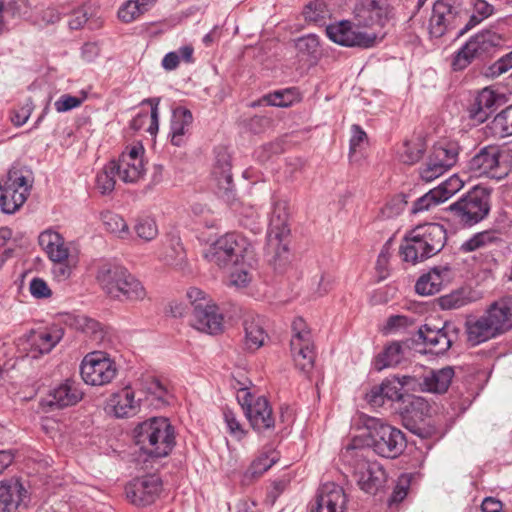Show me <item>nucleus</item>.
Masks as SVG:
<instances>
[{
	"instance_id": "f257e3e1",
	"label": "nucleus",
	"mask_w": 512,
	"mask_h": 512,
	"mask_svg": "<svg viewBox=\"0 0 512 512\" xmlns=\"http://www.w3.org/2000/svg\"><path fill=\"white\" fill-rule=\"evenodd\" d=\"M446 241V229L441 224H420L405 235L400 252L405 262L416 264L438 254Z\"/></svg>"
},
{
	"instance_id": "f03ea898",
	"label": "nucleus",
	"mask_w": 512,
	"mask_h": 512,
	"mask_svg": "<svg viewBox=\"0 0 512 512\" xmlns=\"http://www.w3.org/2000/svg\"><path fill=\"white\" fill-rule=\"evenodd\" d=\"M96 280L103 292L114 300L143 301L147 292L141 281L126 267L105 263L97 271Z\"/></svg>"
},
{
	"instance_id": "7ed1b4c3",
	"label": "nucleus",
	"mask_w": 512,
	"mask_h": 512,
	"mask_svg": "<svg viewBox=\"0 0 512 512\" xmlns=\"http://www.w3.org/2000/svg\"><path fill=\"white\" fill-rule=\"evenodd\" d=\"M135 439L141 450L153 457L167 456L175 445L174 429L164 417H154L138 425Z\"/></svg>"
},
{
	"instance_id": "20e7f679",
	"label": "nucleus",
	"mask_w": 512,
	"mask_h": 512,
	"mask_svg": "<svg viewBox=\"0 0 512 512\" xmlns=\"http://www.w3.org/2000/svg\"><path fill=\"white\" fill-rule=\"evenodd\" d=\"M205 258L219 268H228L239 260L253 259V247L244 237L228 233L210 245Z\"/></svg>"
},
{
	"instance_id": "39448f33",
	"label": "nucleus",
	"mask_w": 512,
	"mask_h": 512,
	"mask_svg": "<svg viewBox=\"0 0 512 512\" xmlns=\"http://www.w3.org/2000/svg\"><path fill=\"white\" fill-rule=\"evenodd\" d=\"M367 449L347 446L342 456L349 463L353 476L359 487L367 493H375L386 482V473L377 462H369L365 458Z\"/></svg>"
},
{
	"instance_id": "423d86ee",
	"label": "nucleus",
	"mask_w": 512,
	"mask_h": 512,
	"mask_svg": "<svg viewBox=\"0 0 512 512\" xmlns=\"http://www.w3.org/2000/svg\"><path fill=\"white\" fill-rule=\"evenodd\" d=\"M193 310L191 326L207 334H217L223 329V316L217 305L199 288L192 287L187 291Z\"/></svg>"
},
{
	"instance_id": "0eeeda50",
	"label": "nucleus",
	"mask_w": 512,
	"mask_h": 512,
	"mask_svg": "<svg viewBox=\"0 0 512 512\" xmlns=\"http://www.w3.org/2000/svg\"><path fill=\"white\" fill-rule=\"evenodd\" d=\"M369 446L379 456L395 458L406 446L405 436L401 430L380 419H370L367 423Z\"/></svg>"
},
{
	"instance_id": "6e6552de",
	"label": "nucleus",
	"mask_w": 512,
	"mask_h": 512,
	"mask_svg": "<svg viewBox=\"0 0 512 512\" xmlns=\"http://www.w3.org/2000/svg\"><path fill=\"white\" fill-rule=\"evenodd\" d=\"M33 184L30 171L11 169L0 186V206L4 213L16 212L27 200Z\"/></svg>"
},
{
	"instance_id": "1a4fd4ad",
	"label": "nucleus",
	"mask_w": 512,
	"mask_h": 512,
	"mask_svg": "<svg viewBox=\"0 0 512 512\" xmlns=\"http://www.w3.org/2000/svg\"><path fill=\"white\" fill-rule=\"evenodd\" d=\"M448 210L460 224L472 226L482 221L490 211L489 194L484 188L475 187Z\"/></svg>"
},
{
	"instance_id": "9d476101",
	"label": "nucleus",
	"mask_w": 512,
	"mask_h": 512,
	"mask_svg": "<svg viewBox=\"0 0 512 512\" xmlns=\"http://www.w3.org/2000/svg\"><path fill=\"white\" fill-rule=\"evenodd\" d=\"M502 42V36L491 30L475 34L456 53L452 63L454 70H463L473 60L488 57Z\"/></svg>"
},
{
	"instance_id": "9b49d317",
	"label": "nucleus",
	"mask_w": 512,
	"mask_h": 512,
	"mask_svg": "<svg viewBox=\"0 0 512 512\" xmlns=\"http://www.w3.org/2000/svg\"><path fill=\"white\" fill-rule=\"evenodd\" d=\"M237 401L255 431L263 432L274 428L272 408L264 396L256 397L247 386H243L238 389Z\"/></svg>"
},
{
	"instance_id": "f8f14e48",
	"label": "nucleus",
	"mask_w": 512,
	"mask_h": 512,
	"mask_svg": "<svg viewBox=\"0 0 512 512\" xmlns=\"http://www.w3.org/2000/svg\"><path fill=\"white\" fill-rule=\"evenodd\" d=\"M503 151L495 145H488L479 150L468 162L467 169L474 177L503 179L509 173V166L501 160Z\"/></svg>"
},
{
	"instance_id": "ddd939ff",
	"label": "nucleus",
	"mask_w": 512,
	"mask_h": 512,
	"mask_svg": "<svg viewBox=\"0 0 512 512\" xmlns=\"http://www.w3.org/2000/svg\"><path fill=\"white\" fill-rule=\"evenodd\" d=\"M80 374L86 384L104 386L117 375V366L108 354L102 351L88 353L80 365Z\"/></svg>"
},
{
	"instance_id": "4468645a",
	"label": "nucleus",
	"mask_w": 512,
	"mask_h": 512,
	"mask_svg": "<svg viewBox=\"0 0 512 512\" xmlns=\"http://www.w3.org/2000/svg\"><path fill=\"white\" fill-rule=\"evenodd\" d=\"M467 13L461 8L457 0H439L432 10L429 20V34L439 38L447 31L457 28Z\"/></svg>"
},
{
	"instance_id": "2eb2a0df",
	"label": "nucleus",
	"mask_w": 512,
	"mask_h": 512,
	"mask_svg": "<svg viewBox=\"0 0 512 512\" xmlns=\"http://www.w3.org/2000/svg\"><path fill=\"white\" fill-rule=\"evenodd\" d=\"M291 352L295 365L308 373L314 365L315 353L311 332L302 318H296L292 323Z\"/></svg>"
},
{
	"instance_id": "dca6fc26",
	"label": "nucleus",
	"mask_w": 512,
	"mask_h": 512,
	"mask_svg": "<svg viewBox=\"0 0 512 512\" xmlns=\"http://www.w3.org/2000/svg\"><path fill=\"white\" fill-rule=\"evenodd\" d=\"M459 147L453 142H439L433 150L421 169V178L426 182H431L444 174L453 167L458 159Z\"/></svg>"
},
{
	"instance_id": "f3484780",
	"label": "nucleus",
	"mask_w": 512,
	"mask_h": 512,
	"mask_svg": "<svg viewBox=\"0 0 512 512\" xmlns=\"http://www.w3.org/2000/svg\"><path fill=\"white\" fill-rule=\"evenodd\" d=\"M326 34L334 43L347 47L370 48L377 40L376 33L363 32L347 20L328 25Z\"/></svg>"
},
{
	"instance_id": "a211bd4d",
	"label": "nucleus",
	"mask_w": 512,
	"mask_h": 512,
	"mask_svg": "<svg viewBox=\"0 0 512 512\" xmlns=\"http://www.w3.org/2000/svg\"><path fill=\"white\" fill-rule=\"evenodd\" d=\"M459 333V327L452 322H445L442 327L425 324L418 330L419 338L433 354H444L457 341Z\"/></svg>"
},
{
	"instance_id": "6ab92c4d",
	"label": "nucleus",
	"mask_w": 512,
	"mask_h": 512,
	"mask_svg": "<svg viewBox=\"0 0 512 512\" xmlns=\"http://www.w3.org/2000/svg\"><path fill=\"white\" fill-rule=\"evenodd\" d=\"M144 148L142 145H134L122 152L116 161V171L119 179L124 183H137L146 172L144 164Z\"/></svg>"
},
{
	"instance_id": "aec40b11",
	"label": "nucleus",
	"mask_w": 512,
	"mask_h": 512,
	"mask_svg": "<svg viewBox=\"0 0 512 512\" xmlns=\"http://www.w3.org/2000/svg\"><path fill=\"white\" fill-rule=\"evenodd\" d=\"M162 489V482L155 475L137 478L125 487L127 499L135 506H147L155 502Z\"/></svg>"
},
{
	"instance_id": "412c9836",
	"label": "nucleus",
	"mask_w": 512,
	"mask_h": 512,
	"mask_svg": "<svg viewBox=\"0 0 512 512\" xmlns=\"http://www.w3.org/2000/svg\"><path fill=\"white\" fill-rule=\"evenodd\" d=\"M347 497L343 488L333 482L323 484L310 512H345Z\"/></svg>"
},
{
	"instance_id": "4be33fe9",
	"label": "nucleus",
	"mask_w": 512,
	"mask_h": 512,
	"mask_svg": "<svg viewBox=\"0 0 512 512\" xmlns=\"http://www.w3.org/2000/svg\"><path fill=\"white\" fill-rule=\"evenodd\" d=\"M27 498L28 491L20 479L12 477L0 481V512H20Z\"/></svg>"
},
{
	"instance_id": "5701e85b",
	"label": "nucleus",
	"mask_w": 512,
	"mask_h": 512,
	"mask_svg": "<svg viewBox=\"0 0 512 512\" xmlns=\"http://www.w3.org/2000/svg\"><path fill=\"white\" fill-rule=\"evenodd\" d=\"M63 336V328L57 325L33 332L29 338V353L31 357L38 358L39 356L50 353L62 340Z\"/></svg>"
},
{
	"instance_id": "b1692460",
	"label": "nucleus",
	"mask_w": 512,
	"mask_h": 512,
	"mask_svg": "<svg viewBox=\"0 0 512 512\" xmlns=\"http://www.w3.org/2000/svg\"><path fill=\"white\" fill-rule=\"evenodd\" d=\"M454 377L452 367L429 369L421 377H417L416 390L430 393H444Z\"/></svg>"
},
{
	"instance_id": "393cba45",
	"label": "nucleus",
	"mask_w": 512,
	"mask_h": 512,
	"mask_svg": "<svg viewBox=\"0 0 512 512\" xmlns=\"http://www.w3.org/2000/svg\"><path fill=\"white\" fill-rule=\"evenodd\" d=\"M38 242L52 262L71 261L69 246L63 236L53 230L40 233Z\"/></svg>"
},
{
	"instance_id": "a878e982",
	"label": "nucleus",
	"mask_w": 512,
	"mask_h": 512,
	"mask_svg": "<svg viewBox=\"0 0 512 512\" xmlns=\"http://www.w3.org/2000/svg\"><path fill=\"white\" fill-rule=\"evenodd\" d=\"M212 175L217 182L221 196L230 200L232 198L234 185L231 174L230 156L224 149H220L216 152Z\"/></svg>"
},
{
	"instance_id": "bb28decb",
	"label": "nucleus",
	"mask_w": 512,
	"mask_h": 512,
	"mask_svg": "<svg viewBox=\"0 0 512 512\" xmlns=\"http://www.w3.org/2000/svg\"><path fill=\"white\" fill-rule=\"evenodd\" d=\"M484 315L499 335L512 329L511 300L504 298L493 302Z\"/></svg>"
},
{
	"instance_id": "cd10ccee",
	"label": "nucleus",
	"mask_w": 512,
	"mask_h": 512,
	"mask_svg": "<svg viewBox=\"0 0 512 512\" xmlns=\"http://www.w3.org/2000/svg\"><path fill=\"white\" fill-rule=\"evenodd\" d=\"M289 218L288 205L286 201H276L270 217L268 232V246H278L280 238L288 232L287 222Z\"/></svg>"
},
{
	"instance_id": "c85d7f7f",
	"label": "nucleus",
	"mask_w": 512,
	"mask_h": 512,
	"mask_svg": "<svg viewBox=\"0 0 512 512\" xmlns=\"http://www.w3.org/2000/svg\"><path fill=\"white\" fill-rule=\"evenodd\" d=\"M465 328L467 341L473 346L499 336L484 314L468 319L465 323Z\"/></svg>"
},
{
	"instance_id": "c756f323",
	"label": "nucleus",
	"mask_w": 512,
	"mask_h": 512,
	"mask_svg": "<svg viewBox=\"0 0 512 512\" xmlns=\"http://www.w3.org/2000/svg\"><path fill=\"white\" fill-rule=\"evenodd\" d=\"M449 275L450 269L448 267H434L417 280L415 291L421 296L433 295L440 291Z\"/></svg>"
},
{
	"instance_id": "7c9ffc66",
	"label": "nucleus",
	"mask_w": 512,
	"mask_h": 512,
	"mask_svg": "<svg viewBox=\"0 0 512 512\" xmlns=\"http://www.w3.org/2000/svg\"><path fill=\"white\" fill-rule=\"evenodd\" d=\"M108 405L117 418H124L136 414L139 408V401L135 399L134 391L126 387L114 393L110 397Z\"/></svg>"
},
{
	"instance_id": "2f4dec72",
	"label": "nucleus",
	"mask_w": 512,
	"mask_h": 512,
	"mask_svg": "<svg viewBox=\"0 0 512 512\" xmlns=\"http://www.w3.org/2000/svg\"><path fill=\"white\" fill-rule=\"evenodd\" d=\"M193 116L189 109L177 107L172 112L171 119V143L174 146H181L185 142V135L189 132Z\"/></svg>"
},
{
	"instance_id": "473e14b6",
	"label": "nucleus",
	"mask_w": 512,
	"mask_h": 512,
	"mask_svg": "<svg viewBox=\"0 0 512 512\" xmlns=\"http://www.w3.org/2000/svg\"><path fill=\"white\" fill-rule=\"evenodd\" d=\"M357 17L364 26L383 27L388 20V9L375 0H363L361 7L357 9Z\"/></svg>"
},
{
	"instance_id": "72a5a7b5",
	"label": "nucleus",
	"mask_w": 512,
	"mask_h": 512,
	"mask_svg": "<svg viewBox=\"0 0 512 512\" xmlns=\"http://www.w3.org/2000/svg\"><path fill=\"white\" fill-rule=\"evenodd\" d=\"M244 331V345L250 351L258 350L268 338L260 317H247L244 320Z\"/></svg>"
},
{
	"instance_id": "f704fd0d",
	"label": "nucleus",
	"mask_w": 512,
	"mask_h": 512,
	"mask_svg": "<svg viewBox=\"0 0 512 512\" xmlns=\"http://www.w3.org/2000/svg\"><path fill=\"white\" fill-rule=\"evenodd\" d=\"M82 398V393L71 383H64L51 391L48 405L55 408H65L75 405Z\"/></svg>"
},
{
	"instance_id": "c9c22d12",
	"label": "nucleus",
	"mask_w": 512,
	"mask_h": 512,
	"mask_svg": "<svg viewBox=\"0 0 512 512\" xmlns=\"http://www.w3.org/2000/svg\"><path fill=\"white\" fill-rule=\"evenodd\" d=\"M416 375H403L386 379L381 383L384 396L391 401H401L403 399L402 389L407 387L409 390H416Z\"/></svg>"
},
{
	"instance_id": "e433bc0d",
	"label": "nucleus",
	"mask_w": 512,
	"mask_h": 512,
	"mask_svg": "<svg viewBox=\"0 0 512 512\" xmlns=\"http://www.w3.org/2000/svg\"><path fill=\"white\" fill-rule=\"evenodd\" d=\"M501 242L499 233L495 230H484L472 235L469 239L464 241L460 250L465 253L487 249L492 246L498 245Z\"/></svg>"
},
{
	"instance_id": "4c0bfd02",
	"label": "nucleus",
	"mask_w": 512,
	"mask_h": 512,
	"mask_svg": "<svg viewBox=\"0 0 512 512\" xmlns=\"http://www.w3.org/2000/svg\"><path fill=\"white\" fill-rule=\"evenodd\" d=\"M159 102L160 100L158 98L145 99L142 104H149L151 106V112L150 114L147 112L139 113L132 119L130 123L131 128L134 130H140L146 122H149L147 132H149L150 135H155L159 129Z\"/></svg>"
},
{
	"instance_id": "58836bf2",
	"label": "nucleus",
	"mask_w": 512,
	"mask_h": 512,
	"mask_svg": "<svg viewBox=\"0 0 512 512\" xmlns=\"http://www.w3.org/2000/svg\"><path fill=\"white\" fill-rule=\"evenodd\" d=\"M160 260L173 267H182L186 263V252L180 238L172 236L163 246Z\"/></svg>"
},
{
	"instance_id": "ea45409f",
	"label": "nucleus",
	"mask_w": 512,
	"mask_h": 512,
	"mask_svg": "<svg viewBox=\"0 0 512 512\" xmlns=\"http://www.w3.org/2000/svg\"><path fill=\"white\" fill-rule=\"evenodd\" d=\"M497 100V95L489 88L480 91L475 99V103L470 111L471 117L477 121H485Z\"/></svg>"
},
{
	"instance_id": "a19ab883",
	"label": "nucleus",
	"mask_w": 512,
	"mask_h": 512,
	"mask_svg": "<svg viewBox=\"0 0 512 512\" xmlns=\"http://www.w3.org/2000/svg\"><path fill=\"white\" fill-rule=\"evenodd\" d=\"M279 460V453L269 449L262 452L250 465L244 474V481H250L260 477Z\"/></svg>"
},
{
	"instance_id": "79ce46f5",
	"label": "nucleus",
	"mask_w": 512,
	"mask_h": 512,
	"mask_svg": "<svg viewBox=\"0 0 512 512\" xmlns=\"http://www.w3.org/2000/svg\"><path fill=\"white\" fill-rule=\"evenodd\" d=\"M297 55L301 60L316 61L320 54V41L317 35L308 34L295 40Z\"/></svg>"
},
{
	"instance_id": "37998d69",
	"label": "nucleus",
	"mask_w": 512,
	"mask_h": 512,
	"mask_svg": "<svg viewBox=\"0 0 512 512\" xmlns=\"http://www.w3.org/2000/svg\"><path fill=\"white\" fill-rule=\"evenodd\" d=\"M494 12V8L485 0L473 1V12L469 16L467 23L458 32V35H463L475 26L479 25L483 20L490 17Z\"/></svg>"
},
{
	"instance_id": "c03bdc74",
	"label": "nucleus",
	"mask_w": 512,
	"mask_h": 512,
	"mask_svg": "<svg viewBox=\"0 0 512 512\" xmlns=\"http://www.w3.org/2000/svg\"><path fill=\"white\" fill-rule=\"evenodd\" d=\"M116 168V161L112 160L97 172L95 186L101 194H110L114 190Z\"/></svg>"
},
{
	"instance_id": "a18cd8bd",
	"label": "nucleus",
	"mask_w": 512,
	"mask_h": 512,
	"mask_svg": "<svg viewBox=\"0 0 512 512\" xmlns=\"http://www.w3.org/2000/svg\"><path fill=\"white\" fill-rule=\"evenodd\" d=\"M300 99V92L296 88L278 90L263 96L266 105L276 107H289Z\"/></svg>"
},
{
	"instance_id": "49530a36",
	"label": "nucleus",
	"mask_w": 512,
	"mask_h": 512,
	"mask_svg": "<svg viewBox=\"0 0 512 512\" xmlns=\"http://www.w3.org/2000/svg\"><path fill=\"white\" fill-rule=\"evenodd\" d=\"M490 129L495 137L512 136V104L500 111L492 120Z\"/></svg>"
},
{
	"instance_id": "de8ad7c7",
	"label": "nucleus",
	"mask_w": 512,
	"mask_h": 512,
	"mask_svg": "<svg viewBox=\"0 0 512 512\" xmlns=\"http://www.w3.org/2000/svg\"><path fill=\"white\" fill-rule=\"evenodd\" d=\"M303 16L307 22L323 24L330 18L331 11L324 0H313L305 6Z\"/></svg>"
},
{
	"instance_id": "09e8293b",
	"label": "nucleus",
	"mask_w": 512,
	"mask_h": 512,
	"mask_svg": "<svg viewBox=\"0 0 512 512\" xmlns=\"http://www.w3.org/2000/svg\"><path fill=\"white\" fill-rule=\"evenodd\" d=\"M71 325L74 326L75 329L87 334L95 341H100L103 338V329L101 324L85 315H77L73 317Z\"/></svg>"
},
{
	"instance_id": "8fccbe9b",
	"label": "nucleus",
	"mask_w": 512,
	"mask_h": 512,
	"mask_svg": "<svg viewBox=\"0 0 512 512\" xmlns=\"http://www.w3.org/2000/svg\"><path fill=\"white\" fill-rule=\"evenodd\" d=\"M402 359V347L398 343H392L386 347L382 354L378 356L375 362L377 370L396 366Z\"/></svg>"
},
{
	"instance_id": "3c124183",
	"label": "nucleus",
	"mask_w": 512,
	"mask_h": 512,
	"mask_svg": "<svg viewBox=\"0 0 512 512\" xmlns=\"http://www.w3.org/2000/svg\"><path fill=\"white\" fill-rule=\"evenodd\" d=\"M251 259L239 260L238 265H232L233 270L230 273V284L241 288L246 287L251 279L250 264L248 261Z\"/></svg>"
},
{
	"instance_id": "603ef678",
	"label": "nucleus",
	"mask_w": 512,
	"mask_h": 512,
	"mask_svg": "<svg viewBox=\"0 0 512 512\" xmlns=\"http://www.w3.org/2000/svg\"><path fill=\"white\" fill-rule=\"evenodd\" d=\"M424 152V144L420 139L406 141L399 152L400 160L405 164L418 162Z\"/></svg>"
},
{
	"instance_id": "864d4df0",
	"label": "nucleus",
	"mask_w": 512,
	"mask_h": 512,
	"mask_svg": "<svg viewBox=\"0 0 512 512\" xmlns=\"http://www.w3.org/2000/svg\"><path fill=\"white\" fill-rule=\"evenodd\" d=\"M103 223L107 231L117 235L119 238L127 239L130 235L127 223L121 216L117 214H104Z\"/></svg>"
},
{
	"instance_id": "5fc2aeb1",
	"label": "nucleus",
	"mask_w": 512,
	"mask_h": 512,
	"mask_svg": "<svg viewBox=\"0 0 512 512\" xmlns=\"http://www.w3.org/2000/svg\"><path fill=\"white\" fill-rule=\"evenodd\" d=\"M137 236L143 241H152L158 235V227L153 218H139L134 226Z\"/></svg>"
},
{
	"instance_id": "6e6d98bb",
	"label": "nucleus",
	"mask_w": 512,
	"mask_h": 512,
	"mask_svg": "<svg viewBox=\"0 0 512 512\" xmlns=\"http://www.w3.org/2000/svg\"><path fill=\"white\" fill-rule=\"evenodd\" d=\"M441 196L439 194V191H435L434 189H431L427 193H425L423 196L418 198L411 208V212L413 214L421 213L430 210L431 208L439 205L442 203Z\"/></svg>"
},
{
	"instance_id": "4d7b16f0",
	"label": "nucleus",
	"mask_w": 512,
	"mask_h": 512,
	"mask_svg": "<svg viewBox=\"0 0 512 512\" xmlns=\"http://www.w3.org/2000/svg\"><path fill=\"white\" fill-rule=\"evenodd\" d=\"M464 186V181L459 178L458 175H453L443 183H441L438 187L434 188L435 191H439L442 201L448 200L455 193L462 189Z\"/></svg>"
},
{
	"instance_id": "13d9d810",
	"label": "nucleus",
	"mask_w": 512,
	"mask_h": 512,
	"mask_svg": "<svg viewBox=\"0 0 512 512\" xmlns=\"http://www.w3.org/2000/svg\"><path fill=\"white\" fill-rule=\"evenodd\" d=\"M470 302V299L463 291H454L448 295H444L439 299V304L442 309L451 310L459 309Z\"/></svg>"
},
{
	"instance_id": "bf43d9fd",
	"label": "nucleus",
	"mask_w": 512,
	"mask_h": 512,
	"mask_svg": "<svg viewBox=\"0 0 512 512\" xmlns=\"http://www.w3.org/2000/svg\"><path fill=\"white\" fill-rule=\"evenodd\" d=\"M144 12L140 9L136 0L126 1L118 10V17L125 23L136 20Z\"/></svg>"
},
{
	"instance_id": "052dcab7",
	"label": "nucleus",
	"mask_w": 512,
	"mask_h": 512,
	"mask_svg": "<svg viewBox=\"0 0 512 512\" xmlns=\"http://www.w3.org/2000/svg\"><path fill=\"white\" fill-rule=\"evenodd\" d=\"M223 417L224 421L227 425L228 432L236 439L240 440L245 436V430L243 429L242 425L238 421L235 413L225 408L223 410Z\"/></svg>"
},
{
	"instance_id": "680f3d73",
	"label": "nucleus",
	"mask_w": 512,
	"mask_h": 512,
	"mask_svg": "<svg viewBox=\"0 0 512 512\" xmlns=\"http://www.w3.org/2000/svg\"><path fill=\"white\" fill-rule=\"evenodd\" d=\"M85 97H76L69 94L61 95L54 103L55 109L59 113L67 112L79 107Z\"/></svg>"
},
{
	"instance_id": "e2e57ef3",
	"label": "nucleus",
	"mask_w": 512,
	"mask_h": 512,
	"mask_svg": "<svg viewBox=\"0 0 512 512\" xmlns=\"http://www.w3.org/2000/svg\"><path fill=\"white\" fill-rule=\"evenodd\" d=\"M351 133L350 155L356 153L367 142V134L359 125H352Z\"/></svg>"
},
{
	"instance_id": "0e129e2a",
	"label": "nucleus",
	"mask_w": 512,
	"mask_h": 512,
	"mask_svg": "<svg viewBox=\"0 0 512 512\" xmlns=\"http://www.w3.org/2000/svg\"><path fill=\"white\" fill-rule=\"evenodd\" d=\"M33 111V103L28 99L19 109L15 110L11 116V121L15 126L24 125Z\"/></svg>"
},
{
	"instance_id": "69168bd1",
	"label": "nucleus",
	"mask_w": 512,
	"mask_h": 512,
	"mask_svg": "<svg viewBox=\"0 0 512 512\" xmlns=\"http://www.w3.org/2000/svg\"><path fill=\"white\" fill-rule=\"evenodd\" d=\"M30 293L37 299L48 298L51 296V290L48 284L41 278H34L29 285Z\"/></svg>"
},
{
	"instance_id": "338daca9",
	"label": "nucleus",
	"mask_w": 512,
	"mask_h": 512,
	"mask_svg": "<svg viewBox=\"0 0 512 512\" xmlns=\"http://www.w3.org/2000/svg\"><path fill=\"white\" fill-rule=\"evenodd\" d=\"M53 274L60 280H65L70 277L73 267L76 264L75 258L72 256L71 261L53 262Z\"/></svg>"
},
{
	"instance_id": "774afa93",
	"label": "nucleus",
	"mask_w": 512,
	"mask_h": 512,
	"mask_svg": "<svg viewBox=\"0 0 512 512\" xmlns=\"http://www.w3.org/2000/svg\"><path fill=\"white\" fill-rule=\"evenodd\" d=\"M413 323L414 320L410 317L404 315H394L388 318L386 329L388 331H395L411 326Z\"/></svg>"
}]
</instances>
